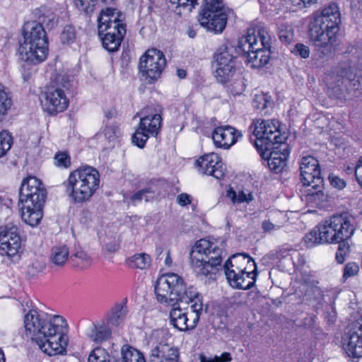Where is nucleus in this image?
<instances>
[{"label":"nucleus","mask_w":362,"mask_h":362,"mask_svg":"<svg viewBox=\"0 0 362 362\" xmlns=\"http://www.w3.org/2000/svg\"><path fill=\"white\" fill-rule=\"evenodd\" d=\"M198 171L219 180L225 175L221 157L215 153L204 154L196 161Z\"/></svg>","instance_id":"obj_22"},{"label":"nucleus","mask_w":362,"mask_h":362,"mask_svg":"<svg viewBox=\"0 0 362 362\" xmlns=\"http://www.w3.org/2000/svg\"><path fill=\"white\" fill-rule=\"evenodd\" d=\"M88 362H120V360H115L110 356L106 349L98 346L90 352Z\"/></svg>","instance_id":"obj_34"},{"label":"nucleus","mask_w":362,"mask_h":362,"mask_svg":"<svg viewBox=\"0 0 362 362\" xmlns=\"http://www.w3.org/2000/svg\"><path fill=\"white\" fill-rule=\"evenodd\" d=\"M112 331L110 325L105 322L91 324L88 332V337L93 341L101 343L111 337Z\"/></svg>","instance_id":"obj_25"},{"label":"nucleus","mask_w":362,"mask_h":362,"mask_svg":"<svg viewBox=\"0 0 362 362\" xmlns=\"http://www.w3.org/2000/svg\"><path fill=\"white\" fill-rule=\"evenodd\" d=\"M25 334L49 356L63 354L68 345L67 325L64 317L54 315L47 320L44 314L31 309L24 317Z\"/></svg>","instance_id":"obj_1"},{"label":"nucleus","mask_w":362,"mask_h":362,"mask_svg":"<svg viewBox=\"0 0 362 362\" xmlns=\"http://www.w3.org/2000/svg\"><path fill=\"white\" fill-rule=\"evenodd\" d=\"M233 53V47L232 46L222 45L214 55L216 68L214 76L221 83H227L235 74L236 61Z\"/></svg>","instance_id":"obj_17"},{"label":"nucleus","mask_w":362,"mask_h":362,"mask_svg":"<svg viewBox=\"0 0 362 362\" xmlns=\"http://www.w3.org/2000/svg\"><path fill=\"white\" fill-rule=\"evenodd\" d=\"M227 197L233 202V203H242L244 202H248L252 199L251 194H246L243 191H239L238 194L236 193L233 189H230L227 192Z\"/></svg>","instance_id":"obj_41"},{"label":"nucleus","mask_w":362,"mask_h":362,"mask_svg":"<svg viewBox=\"0 0 362 362\" xmlns=\"http://www.w3.org/2000/svg\"><path fill=\"white\" fill-rule=\"evenodd\" d=\"M100 185L99 172L93 167L86 165L71 172L64 182L67 195L75 203L88 201Z\"/></svg>","instance_id":"obj_8"},{"label":"nucleus","mask_w":362,"mask_h":362,"mask_svg":"<svg viewBox=\"0 0 362 362\" xmlns=\"http://www.w3.org/2000/svg\"><path fill=\"white\" fill-rule=\"evenodd\" d=\"M127 313V309L125 305L122 304L115 305L107 317V325L115 327L119 325L124 320Z\"/></svg>","instance_id":"obj_33"},{"label":"nucleus","mask_w":362,"mask_h":362,"mask_svg":"<svg viewBox=\"0 0 362 362\" xmlns=\"http://www.w3.org/2000/svg\"><path fill=\"white\" fill-rule=\"evenodd\" d=\"M340 23L341 13L334 3L315 13L310 21L308 35L320 58L327 57L332 54Z\"/></svg>","instance_id":"obj_2"},{"label":"nucleus","mask_w":362,"mask_h":362,"mask_svg":"<svg viewBox=\"0 0 362 362\" xmlns=\"http://www.w3.org/2000/svg\"><path fill=\"white\" fill-rule=\"evenodd\" d=\"M73 256L81 259L85 264L88 265L90 264V257L83 250L76 252Z\"/></svg>","instance_id":"obj_55"},{"label":"nucleus","mask_w":362,"mask_h":362,"mask_svg":"<svg viewBox=\"0 0 362 362\" xmlns=\"http://www.w3.org/2000/svg\"><path fill=\"white\" fill-rule=\"evenodd\" d=\"M103 134L109 143H114L120 134L119 128L115 124L108 125L104 129Z\"/></svg>","instance_id":"obj_44"},{"label":"nucleus","mask_w":362,"mask_h":362,"mask_svg":"<svg viewBox=\"0 0 362 362\" xmlns=\"http://www.w3.org/2000/svg\"><path fill=\"white\" fill-rule=\"evenodd\" d=\"M14 235L19 236L17 227L6 226L0 228V243L3 241L1 240L3 238L6 240V242H10L13 240Z\"/></svg>","instance_id":"obj_43"},{"label":"nucleus","mask_w":362,"mask_h":362,"mask_svg":"<svg viewBox=\"0 0 362 362\" xmlns=\"http://www.w3.org/2000/svg\"><path fill=\"white\" fill-rule=\"evenodd\" d=\"M12 204V201L8 199V197H6L5 196H0V207L2 208L3 206H5L6 209H8Z\"/></svg>","instance_id":"obj_60"},{"label":"nucleus","mask_w":362,"mask_h":362,"mask_svg":"<svg viewBox=\"0 0 362 362\" xmlns=\"http://www.w3.org/2000/svg\"><path fill=\"white\" fill-rule=\"evenodd\" d=\"M359 271L358 265L355 262L347 263L344 269L343 277L346 279L354 276Z\"/></svg>","instance_id":"obj_48"},{"label":"nucleus","mask_w":362,"mask_h":362,"mask_svg":"<svg viewBox=\"0 0 362 362\" xmlns=\"http://www.w3.org/2000/svg\"><path fill=\"white\" fill-rule=\"evenodd\" d=\"M272 37L265 28L249 29L238 41V52L246 58L253 68L265 66L270 59Z\"/></svg>","instance_id":"obj_6"},{"label":"nucleus","mask_w":362,"mask_h":362,"mask_svg":"<svg viewBox=\"0 0 362 362\" xmlns=\"http://www.w3.org/2000/svg\"><path fill=\"white\" fill-rule=\"evenodd\" d=\"M105 49L109 52H115L120 47L123 40L122 32L119 31L117 35L105 33V35L100 36Z\"/></svg>","instance_id":"obj_31"},{"label":"nucleus","mask_w":362,"mask_h":362,"mask_svg":"<svg viewBox=\"0 0 362 362\" xmlns=\"http://www.w3.org/2000/svg\"><path fill=\"white\" fill-rule=\"evenodd\" d=\"M140 119L139 127L132 136V142L143 148L150 136H156L161 127L162 117L160 114L151 112V108L144 110Z\"/></svg>","instance_id":"obj_16"},{"label":"nucleus","mask_w":362,"mask_h":362,"mask_svg":"<svg viewBox=\"0 0 362 362\" xmlns=\"http://www.w3.org/2000/svg\"><path fill=\"white\" fill-rule=\"evenodd\" d=\"M154 190L151 187H148L138 191L131 196L130 199L134 204L140 202L143 198H145L146 202L153 198Z\"/></svg>","instance_id":"obj_38"},{"label":"nucleus","mask_w":362,"mask_h":362,"mask_svg":"<svg viewBox=\"0 0 362 362\" xmlns=\"http://www.w3.org/2000/svg\"><path fill=\"white\" fill-rule=\"evenodd\" d=\"M13 139L11 134L3 131L0 132V158L4 156L11 148Z\"/></svg>","instance_id":"obj_36"},{"label":"nucleus","mask_w":362,"mask_h":362,"mask_svg":"<svg viewBox=\"0 0 362 362\" xmlns=\"http://www.w3.org/2000/svg\"><path fill=\"white\" fill-rule=\"evenodd\" d=\"M24 42L20 45L22 59L32 64L45 61L48 54V40L41 23H28L24 28Z\"/></svg>","instance_id":"obj_9"},{"label":"nucleus","mask_w":362,"mask_h":362,"mask_svg":"<svg viewBox=\"0 0 362 362\" xmlns=\"http://www.w3.org/2000/svg\"><path fill=\"white\" fill-rule=\"evenodd\" d=\"M177 202L181 206H186L191 202L190 197L187 194L182 193L177 197Z\"/></svg>","instance_id":"obj_58"},{"label":"nucleus","mask_w":362,"mask_h":362,"mask_svg":"<svg viewBox=\"0 0 362 362\" xmlns=\"http://www.w3.org/2000/svg\"><path fill=\"white\" fill-rule=\"evenodd\" d=\"M155 293L158 300L171 306L180 304L193 305L202 300L193 286L186 288L181 276L175 273H168L160 276L155 286Z\"/></svg>","instance_id":"obj_4"},{"label":"nucleus","mask_w":362,"mask_h":362,"mask_svg":"<svg viewBox=\"0 0 362 362\" xmlns=\"http://www.w3.org/2000/svg\"><path fill=\"white\" fill-rule=\"evenodd\" d=\"M233 262V264L238 265L239 263H242L240 268H245L246 272H251L252 274H257V264L255 260L250 257L248 255L245 253H238L233 255L231 259H229Z\"/></svg>","instance_id":"obj_32"},{"label":"nucleus","mask_w":362,"mask_h":362,"mask_svg":"<svg viewBox=\"0 0 362 362\" xmlns=\"http://www.w3.org/2000/svg\"><path fill=\"white\" fill-rule=\"evenodd\" d=\"M305 298L306 300L320 303L323 298V293L319 287L310 286L305 291Z\"/></svg>","instance_id":"obj_39"},{"label":"nucleus","mask_w":362,"mask_h":362,"mask_svg":"<svg viewBox=\"0 0 362 362\" xmlns=\"http://www.w3.org/2000/svg\"><path fill=\"white\" fill-rule=\"evenodd\" d=\"M12 104L11 95L8 88L0 83V122L5 119Z\"/></svg>","instance_id":"obj_28"},{"label":"nucleus","mask_w":362,"mask_h":362,"mask_svg":"<svg viewBox=\"0 0 362 362\" xmlns=\"http://www.w3.org/2000/svg\"><path fill=\"white\" fill-rule=\"evenodd\" d=\"M198 21L208 31L221 33L228 21V8L223 0H205L202 3Z\"/></svg>","instance_id":"obj_11"},{"label":"nucleus","mask_w":362,"mask_h":362,"mask_svg":"<svg viewBox=\"0 0 362 362\" xmlns=\"http://www.w3.org/2000/svg\"><path fill=\"white\" fill-rule=\"evenodd\" d=\"M179 355L177 348L159 344L151 351L148 362H179Z\"/></svg>","instance_id":"obj_24"},{"label":"nucleus","mask_w":362,"mask_h":362,"mask_svg":"<svg viewBox=\"0 0 362 362\" xmlns=\"http://www.w3.org/2000/svg\"><path fill=\"white\" fill-rule=\"evenodd\" d=\"M61 84L56 87L51 86L42 94L44 100H42L43 107L50 115H55L64 111L69 105L65 90L69 89L70 84L68 78L63 76L60 77Z\"/></svg>","instance_id":"obj_15"},{"label":"nucleus","mask_w":362,"mask_h":362,"mask_svg":"<svg viewBox=\"0 0 362 362\" xmlns=\"http://www.w3.org/2000/svg\"><path fill=\"white\" fill-rule=\"evenodd\" d=\"M329 180L331 185L335 188L341 189L346 186V182L344 180L337 176L329 175Z\"/></svg>","instance_id":"obj_52"},{"label":"nucleus","mask_w":362,"mask_h":362,"mask_svg":"<svg viewBox=\"0 0 362 362\" xmlns=\"http://www.w3.org/2000/svg\"><path fill=\"white\" fill-rule=\"evenodd\" d=\"M342 343L348 357L359 358L362 356V315L352 324L351 328L343 337Z\"/></svg>","instance_id":"obj_19"},{"label":"nucleus","mask_w":362,"mask_h":362,"mask_svg":"<svg viewBox=\"0 0 362 362\" xmlns=\"http://www.w3.org/2000/svg\"><path fill=\"white\" fill-rule=\"evenodd\" d=\"M54 163L58 167L68 168L71 165L70 157L66 152H59L54 156Z\"/></svg>","instance_id":"obj_47"},{"label":"nucleus","mask_w":362,"mask_h":362,"mask_svg":"<svg viewBox=\"0 0 362 362\" xmlns=\"http://www.w3.org/2000/svg\"><path fill=\"white\" fill-rule=\"evenodd\" d=\"M293 6H296L299 8L307 7L308 6L303 1V0H290Z\"/></svg>","instance_id":"obj_62"},{"label":"nucleus","mask_w":362,"mask_h":362,"mask_svg":"<svg viewBox=\"0 0 362 362\" xmlns=\"http://www.w3.org/2000/svg\"><path fill=\"white\" fill-rule=\"evenodd\" d=\"M47 198V190L42 182L35 177L25 178L19 190L21 204V218L30 226L38 225L43 216V206Z\"/></svg>","instance_id":"obj_3"},{"label":"nucleus","mask_w":362,"mask_h":362,"mask_svg":"<svg viewBox=\"0 0 362 362\" xmlns=\"http://www.w3.org/2000/svg\"><path fill=\"white\" fill-rule=\"evenodd\" d=\"M1 240L3 241L0 243L1 255L12 257L18 253L21 245L20 236L14 235V238L10 242H6L4 238Z\"/></svg>","instance_id":"obj_29"},{"label":"nucleus","mask_w":362,"mask_h":362,"mask_svg":"<svg viewBox=\"0 0 362 362\" xmlns=\"http://www.w3.org/2000/svg\"><path fill=\"white\" fill-rule=\"evenodd\" d=\"M151 262V258L149 255L139 253L128 257L125 263L129 267L132 269H146L150 266Z\"/></svg>","instance_id":"obj_27"},{"label":"nucleus","mask_w":362,"mask_h":362,"mask_svg":"<svg viewBox=\"0 0 362 362\" xmlns=\"http://www.w3.org/2000/svg\"><path fill=\"white\" fill-rule=\"evenodd\" d=\"M179 303L172 306L170 311V324L179 331L186 332L194 329L200 319L203 311V305L199 302L193 305L182 307Z\"/></svg>","instance_id":"obj_13"},{"label":"nucleus","mask_w":362,"mask_h":362,"mask_svg":"<svg viewBox=\"0 0 362 362\" xmlns=\"http://www.w3.org/2000/svg\"><path fill=\"white\" fill-rule=\"evenodd\" d=\"M292 52L302 58L306 59L310 55V49L303 44L297 43L292 50Z\"/></svg>","instance_id":"obj_50"},{"label":"nucleus","mask_w":362,"mask_h":362,"mask_svg":"<svg viewBox=\"0 0 362 362\" xmlns=\"http://www.w3.org/2000/svg\"><path fill=\"white\" fill-rule=\"evenodd\" d=\"M300 175L304 186L308 187L305 194L306 202L321 206L327 200L325 194L324 180L318 160L311 156H303L299 163Z\"/></svg>","instance_id":"obj_10"},{"label":"nucleus","mask_w":362,"mask_h":362,"mask_svg":"<svg viewBox=\"0 0 362 362\" xmlns=\"http://www.w3.org/2000/svg\"><path fill=\"white\" fill-rule=\"evenodd\" d=\"M338 243V249L336 252V260L338 263L342 264L345 261V257L349 252V245L347 240H340L337 242Z\"/></svg>","instance_id":"obj_42"},{"label":"nucleus","mask_w":362,"mask_h":362,"mask_svg":"<svg viewBox=\"0 0 362 362\" xmlns=\"http://www.w3.org/2000/svg\"><path fill=\"white\" fill-rule=\"evenodd\" d=\"M325 315V318L330 324H333L335 322L337 313L335 308L332 305H329L326 308Z\"/></svg>","instance_id":"obj_53"},{"label":"nucleus","mask_w":362,"mask_h":362,"mask_svg":"<svg viewBox=\"0 0 362 362\" xmlns=\"http://www.w3.org/2000/svg\"><path fill=\"white\" fill-rule=\"evenodd\" d=\"M231 359L230 354L228 352L222 354L220 357L207 358L203 355L200 356V362H229Z\"/></svg>","instance_id":"obj_49"},{"label":"nucleus","mask_w":362,"mask_h":362,"mask_svg":"<svg viewBox=\"0 0 362 362\" xmlns=\"http://www.w3.org/2000/svg\"><path fill=\"white\" fill-rule=\"evenodd\" d=\"M74 2L78 9L88 13L93 11L96 0H74Z\"/></svg>","instance_id":"obj_46"},{"label":"nucleus","mask_w":362,"mask_h":362,"mask_svg":"<svg viewBox=\"0 0 362 362\" xmlns=\"http://www.w3.org/2000/svg\"><path fill=\"white\" fill-rule=\"evenodd\" d=\"M177 75L180 78H185L187 75V72L185 69H178L177 70Z\"/></svg>","instance_id":"obj_64"},{"label":"nucleus","mask_w":362,"mask_h":362,"mask_svg":"<svg viewBox=\"0 0 362 362\" xmlns=\"http://www.w3.org/2000/svg\"><path fill=\"white\" fill-rule=\"evenodd\" d=\"M120 15L116 13V9L107 7L103 9L98 18V35H105V33L117 35L119 31L122 32V37L126 33L125 25L119 19Z\"/></svg>","instance_id":"obj_20"},{"label":"nucleus","mask_w":362,"mask_h":362,"mask_svg":"<svg viewBox=\"0 0 362 362\" xmlns=\"http://www.w3.org/2000/svg\"><path fill=\"white\" fill-rule=\"evenodd\" d=\"M355 177L358 184L362 187V156L359 158L356 165L353 168Z\"/></svg>","instance_id":"obj_54"},{"label":"nucleus","mask_w":362,"mask_h":362,"mask_svg":"<svg viewBox=\"0 0 362 362\" xmlns=\"http://www.w3.org/2000/svg\"><path fill=\"white\" fill-rule=\"evenodd\" d=\"M82 215H83V217L81 218V221L84 223H87L88 218L90 216V212L88 211H83Z\"/></svg>","instance_id":"obj_63"},{"label":"nucleus","mask_w":362,"mask_h":362,"mask_svg":"<svg viewBox=\"0 0 362 362\" xmlns=\"http://www.w3.org/2000/svg\"><path fill=\"white\" fill-rule=\"evenodd\" d=\"M166 65V59L163 53L157 49H151L140 58L139 64V73L148 83L156 81Z\"/></svg>","instance_id":"obj_14"},{"label":"nucleus","mask_w":362,"mask_h":362,"mask_svg":"<svg viewBox=\"0 0 362 362\" xmlns=\"http://www.w3.org/2000/svg\"><path fill=\"white\" fill-rule=\"evenodd\" d=\"M278 35L279 40L285 44H289L294 40V30L288 25H280L278 28Z\"/></svg>","instance_id":"obj_35"},{"label":"nucleus","mask_w":362,"mask_h":362,"mask_svg":"<svg viewBox=\"0 0 362 362\" xmlns=\"http://www.w3.org/2000/svg\"><path fill=\"white\" fill-rule=\"evenodd\" d=\"M69 257V251L66 245H58L52 247L49 261L52 267H62Z\"/></svg>","instance_id":"obj_26"},{"label":"nucleus","mask_w":362,"mask_h":362,"mask_svg":"<svg viewBox=\"0 0 362 362\" xmlns=\"http://www.w3.org/2000/svg\"><path fill=\"white\" fill-rule=\"evenodd\" d=\"M223 253V248L216 243L201 239L191 250L190 263L198 276L215 280L216 271L221 266Z\"/></svg>","instance_id":"obj_7"},{"label":"nucleus","mask_w":362,"mask_h":362,"mask_svg":"<svg viewBox=\"0 0 362 362\" xmlns=\"http://www.w3.org/2000/svg\"><path fill=\"white\" fill-rule=\"evenodd\" d=\"M300 281H301L305 285L310 286L312 284L310 275L306 271L301 272V277L300 278Z\"/></svg>","instance_id":"obj_59"},{"label":"nucleus","mask_w":362,"mask_h":362,"mask_svg":"<svg viewBox=\"0 0 362 362\" xmlns=\"http://www.w3.org/2000/svg\"><path fill=\"white\" fill-rule=\"evenodd\" d=\"M42 22V23H46L47 26L50 25L52 27L55 23L54 16L52 14L50 16L45 17Z\"/></svg>","instance_id":"obj_61"},{"label":"nucleus","mask_w":362,"mask_h":362,"mask_svg":"<svg viewBox=\"0 0 362 362\" xmlns=\"http://www.w3.org/2000/svg\"><path fill=\"white\" fill-rule=\"evenodd\" d=\"M288 257L292 261L293 267L296 269H299L303 267L306 262L304 255L300 254L296 250H291L288 255Z\"/></svg>","instance_id":"obj_45"},{"label":"nucleus","mask_w":362,"mask_h":362,"mask_svg":"<svg viewBox=\"0 0 362 362\" xmlns=\"http://www.w3.org/2000/svg\"><path fill=\"white\" fill-rule=\"evenodd\" d=\"M225 274L230 285L238 289L247 290L252 288L256 281L257 274L246 272L228 259L224 266Z\"/></svg>","instance_id":"obj_18"},{"label":"nucleus","mask_w":362,"mask_h":362,"mask_svg":"<svg viewBox=\"0 0 362 362\" xmlns=\"http://www.w3.org/2000/svg\"><path fill=\"white\" fill-rule=\"evenodd\" d=\"M241 134L230 126H221L215 128L212 133V139L216 147L229 148L236 141Z\"/></svg>","instance_id":"obj_23"},{"label":"nucleus","mask_w":362,"mask_h":362,"mask_svg":"<svg viewBox=\"0 0 362 362\" xmlns=\"http://www.w3.org/2000/svg\"><path fill=\"white\" fill-rule=\"evenodd\" d=\"M60 38L63 44L69 45L75 42L76 32L74 27L71 25H66L61 33Z\"/></svg>","instance_id":"obj_40"},{"label":"nucleus","mask_w":362,"mask_h":362,"mask_svg":"<svg viewBox=\"0 0 362 362\" xmlns=\"http://www.w3.org/2000/svg\"><path fill=\"white\" fill-rule=\"evenodd\" d=\"M170 2L172 4H176L179 6H190L189 10L192 8H194L195 5L199 4V0H167ZM205 1V0H202V3Z\"/></svg>","instance_id":"obj_51"},{"label":"nucleus","mask_w":362,"mask_h":362,"mask_svg":"<svg viewBox=\"0 0 362 362\" xmlns=\"http://www.w3.org/2000/svg\"><path fill=\"white\" fill-rule=\"evenodd\" d=\"M262 228L264 232H271L274 230H277L279 228L278 226L274 225L269 221H264L262 224Z\"/></svg>","instance_id":"obj_57"},{"label":"nucleus","mask_w":362,"mask_h":362,"mask_svg":"<svg viewBox=\"0 0 362 362\" xmlns=\"http://www.w3.org/2000/svg\"><path fill=\"white\" fill-rule=\"evenodd\" d=\"M271 97L267 94L262 93L256 95L253 100V107L259 111L266 110L269 106H271Z\"/></svg>","instance_id":"obj_37"},{"label":"nucleus","mask_w":362,"mask_h":362,"mask_svg":"<svg viewBox=\"0 0 362 362\" xmlns=\"http://www.w3.org/2000/svg\"><path fill=\"white\" fill-rule=\"evenodd\" d=\"M275 120H255L250 126L256 136L255 145L258 151H269L275 144H283L282 137Z\"/></svg>","instance_id":"obj_12"},{"label":"nucleus","mask_w":362,"mask_h":362,"mask_svg":"<svg viewBox=\"0 0 362 362\" xmlns=\"http://www.w3.org/2000/svg\"><path fill=\"white\" fill-rule=\"evenodd\" d=\"M121 356L120 362H146L141 351L128 344L122 346Z\"/></svg>","instance_id":"obj_30"},{"label":"nucleus","mask_w":362,"mask_h":362,"mask_svg":"<svg viewBox=\"0 0 362 362\" xmlns=\"http://www.w3.org/2000/svg\"><path fill=\"white\" fill-rule=\"evenodd\" d=\"M351 221L352 218L346 214L334 215L308 233L304 237L305 243L308 247H313L317 244L348 240L354 232Z\"/></svg>","instance_id":"obj_5"},{"label":"nucleus","mask_w":362,"mask_h":362,"mask_svg":"<svg viewBox=\"0 0 362 362\" xmlns=\"http://www.w3.org/2000/svg\"><path fill=\"white\" fill-rule=\"evenodd\" d=\"M262 158L264 159L269 169L276 173L281 172L286 165V160L289 155L286 144L273 146L269 151H258Z\"/></svg>","instance_id":"obj_21"},{"label":"nucleus","mask_w":362,"mask_h":362,"mask_svg":"<svg viewBox=\"0 0 362 362\" xmlns=\"http://www.w3.org/2000/svg\"><path fill=\"white\" fill-rule=\"evenodd\" d=\"M346 78L347 81H349V83H350V86H353L354 89H358L360 87V80L359 77H356L355 75L352 74L351 73L349 75H346Z\"/></svg>","instance_id":"obj_56"}]
</instances>
